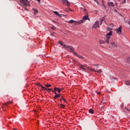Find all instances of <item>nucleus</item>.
Masks as SVG:
<instances>
[{"label":"nucleus","instance_id":"obj_25","mask_svg":"<svg viewBox=\"0 0 130 130\" xmlns=\"http://www.w3.org/2000/svg\"><path fill=\"white\" fill-rule=\"evenodd\" d=\"M76 56H77V57H79V58H83V56H81L80 55L78 54L76 55Z\"/></svg>","mask_w":130,"mask_h":130},{"label":"nucleus","instance_id":"obj_21","mask_svg":"<svg viewBox=\"0 0 130 130\" xmlns=\"http://www.w3.org/2000/svg\"><path fill=\"white\" fill-rule=\"evenodd\" d=\"M59 44H60V45L63 46V45H66L63 44V43H62V42L61 41H59Z\"/></svg>","mask_w":130,"mask_h":130},{"label":"nucleus","instance_id":"obj_32","mask_svg":"<svg viewBox=\"0 0 130 130\" xmlns=\"http://www.w3.org/2000/svg\"><path fill=\"white\" fill-rule=\"evenodd\" d=\"M44 89L45 91L47 90H47H48V89H47V88H46V87H45Z\"/></svg>","mask_w":130,"mask_h":130},{"label":"nucleus","instance_id":"obj_28","mask_svg":"<svg viewBox=\"0 0 130 130\" xmlns=\"http://www.w3.org/2000/svg\"><path fill=\"white\" fill-rule=\"evenodd\" d=\"M121 1H122V4H125V3H126V1L125 0H121Z\"/></svg>","mask_w":130,"mask_h":130},{"label":"nucleus","instance_id":"obj_1","mask_svg":"<svg viewBox=\"0 0 130 130\" xmlns=\"http://www.w3.org/2000/svg\"><path fill=\"white\" fill-rule=\"evenodd\" d=\"M113 33V31L112 30H110V32L106 35V42L107 44H109V39H110V37L112 36Z\"/></svg>","mask_w":130,"mask_h":130},{"label":"nucleus","instance_id":"obj_2","mask_svg":"<svg viewBox=\"0 0 130 130\" xmlns=\"http://www.w3.org/2000/svg\"><path fill=\"white\" fill-rule=\"evenodd\" d=\"M84 21L83 20H79L78 21H75L73 19L67 22L69 24H73L74 23V25H79V24H82Z\"/></svg>","mask_w":130,"mask_h":130},{"label":"nucleus","instance_id":"obj_22","mask_svg":"<svg viewBox=\"0 0 130 130\" xmlns=\"http://www.w3.org/2000/svg\"><path fill=\"white\" fill-rule=\"evenodd\" d=\"M126 85H128V86H130V81H126Z\"/></svg>","mask_w":130,"mask_h":130},{"label":"nucleus","instance_id":"obj_24","mask_svg":"<svg viewBox=\"0 0 130 130\" xmlns=\"http://www.w3.org/2000/svg\"><path fill=\"white\" fill-rule=\"evenodd\" d=\"M50 91H53V89L52 88H48L47 89V92H50Z\"/></svg>","mask_w":130,"mask_h":130},{"label":"nucleus","instance_id":"obj_11","mask_svg":"<svg viewBox=\"0 0 130 130\" xmlns=\"http://www.w3.org/2000/svg\"><path fill=\"white\" fill-rule=\"evenodd\" d=\"M83 20L84 21H85V20H88V21H90V19L89 18V15H86V16H83Z\"/></svg>","mask_w":130,"mask_h":130},{"label":"nucleus","instance_id":"obj_34","mask_svg":"<svg viewBox=\"0 0 130 130\" xmlns=\"http://www.w3.org/2000/svg\"><path fill=\"white\" fill-rule=\"evenodd\" d=\"M23 8H24L26 11H28L27 8H25V7H23Z\"/></svg>","mask_w":130,"mask_h":130},{"label":"nucleus","instance_id":"obj_7","mask_svg":"<svg viewBox=\"0 0 130 130\" xmlns=\"http://www.w3.org/2000/svg\"><path fill=\"white\" fill-rule=\"evenodd\" d=\"M122 29V26L121 25L120 27L116 29V34L120 35L121 34V29Z\"/></svg>","mask_w":130,"mask_h":130},{"label":"nucleus","instance_id":"obj_20","mask_svg":"<svg viewBox=\"0 0 130 130\" xmlns=\"http://www.w3.org/2000/svg\"><path fill=\"white\" fill-rule=\"evenodd\" d=\"M105 42H106V41H104L103 40L100 41V44H104V43H105Z\"/></svg>","mask_w":130,"mask_h":130},{"label":"nucleus","instance_id":"obj_4","mask_svg":"<svg viewBox=\"0 0 130 130\" xmlns=\"http://www.w3.org/2000/svg\"><path fill=\"white\" fill-rule=\"evenodd\" d=\"M19 2L25 7H27V6L30 7V5H29V1H28V0H19Z\"/></svg>","mask_w":130,"mask_h":130},{"label":"nucleus","instance_id":"obj_18","mask_svg":"<svg viewBox=\"0 0 130 130\" xmlns=\"http://www.w3.org/2000/svg\"><path fill=\"white\" fill-rule=\"evenodd\" d=\"M89 112L91 114H93V113H94V111L93 110V109H90L89 110Z\"/></svg>","mask_w":130,"mask_h":130},{"label":"nucleus","instance_id":"obj_10","mask_svg":"<svg viewBox=\"0 0 130 130\" xmlns=\"http://www.w3.org/2000/svg\"><path fill=\"white\" fill-rule=\"evenodd\" d=\"M111 44L112 46H113V47H114V48L117 47V45L116 44L115 42L112 41L111 43Z\"/></svg>","mask_w":130,"mask_h":130},{"label":"nucleus","instance_id":"obj_19","mask_svg":"<svg viewBox=\"0 0 130 130\" xmlns=\"http://www.w3.org/2000/svg\"><path fill=\"white\" fill-rule=\"evenodd\" d=\"M53 13L55 14V15H56V16H60V14H59V13H58V12L57 11H54Z\"/></svg>","mask_w":130,"mask_h":130},{"label":"nucleus","instance_id":"obj_43","mask_svg":"<svg viewBox=\"0 0 130 130\" xmlns=\"http://www.w3.org/2000/svg\"><path fill=\"white\" fill-rule=\"evenodd\" d=\"M60 90L61 91V90H62V88H60Z\"/></svg>","mask_w":130,"mask_h":130},{"label":"nucleus","instance_id":"obj_37","mask_svg":"<svg viewBox=\"0 0 130 130\" xmlns=\"http://www.w3.org/2000/svg\"><path fill=\"white\" fill-rule=\"evenodd\" d=\"M94 66H96V69H98V65L94 64Z\"/></svg>","mask_w":130,"mask_h":130},{"label":"nucleus","instance_id":"obj_40","mask_svg":"<svg viewBox=\"0 0 130 130\" xmlns=\"http://www.w3.org/2000/svg\"><path fill=\"white\" fill-rule=\"evenodd\" d=\"M42 88H43V89H44V88H45L44 86H42Z\"/></svg>","mask_w":130,"mask_h":130},{"label":"nucleus","instance_id":"obj_45","mask_svg":"<svg viewBox=\"0 0 130 130\" xmlns=\"http://www.w3.org/2000/svg\"><path fill=\"white\" fill-rule=\"evenodd\" d=\"M40 86L42 87L43 86L42 85H40Z\"/></svg>","mask_w":130,"mask_h":130},{"label":"nucleus","instance_id":"obj_12","mask_svg":"<svg viewBox=\"0 0 130 130\" xmlns=\"http://www.w3.org/2000/svg\"><path fill=\"white\" fill-rule=\"evenodd\" d=\"M108 5L109 7H114V3L112 2H108Z\"/></svg>","mask_w":130,"mask_h":130},{"label":"nucleus","instance_id":"obj_15","mask_svg":"<svg viewBox=\"0 0 130 130\" xmlns=\"http://www.w3.org/2000/svg\"><path fill=\"white\" fill-rule=\"evenodd\" d=\"M105 19V18L104 17L103 18H101L100 19V25H102V23H103V21H104V20Z\"/></svg>","mask_w":130,"mask_h":130},{"label":"nucleus","instance_id":"obj_38","mask_svg":"<svg viewBox=\"0 0 130 130\" xmlns=\"http://www.w3.org/2000/svg\"><path fill=\"white\" fill-rule=\"evenodd\" d=\"M96 3L98 4V5H99V2L98 1H96Z\"/></svg>","mask_w":130,"mask_h":130},{"label":"nucleus","instance_id":"obj_33","mask_svg":"<svg viewBox=\"0 0 130 130\" xmlns=\"http://www.w3.org/2000/svg\"><path fill=\"white\" fill-rule=\"evenodd\" d=\"M61 16H64V15L63 14H60V16H58V17H61Z\"/></svg>","mask_w":130,"mask_h":130},{"label":"nucleus","instance_id":"obj_47","mask_svg":"<svg viewBox=\"0 0 130 130\" xmlns=\"http://www.w3.org/2000/svg\"><path fill=\"white\" fill-rule=\"evenodd\" d=\"M94 2H97V0H94Z\"/></svg>","mask_w":130,"mask_h":130},{"label":"nucleus","instance_id":"obj_17","mask_svg":"<svg viewBox=\"0 0 130 130\" xmlns=\"http://www.w3.org/2000/svg\"><path fill=\"white\" fill-rule=\"evenodd\" d=\"M102 6L104 8V9H107V7L106 6H105V4H104V3H102Z\"/></svg>","mask_w":130,"mask_h":130},{"label":"nucleus","instance_id":"obj_48","mask_svg":"<svg viewBox=\"0 0 130 130\" xmlns=\"http://www.w3.org/2000/svg\"><path fill=\"white\" fill-rule=\"evenodd\" d=\"M51 35H53L52 34H51Z\"/></svg>","mask_w":130,"mask_h":130},{"label":"nucleus","instance_id":"obj_35","mask_svg":"<svg viewBox=\"0 0 130 130\" xmlns=\"http://www.w3.org/2000/svg\"><path fill=\"white\" fill-rule=\"evenodd\" d=\"M62 99H63V98L61 97V98L60 99V101H62Z\"/></svg>","mask_w":130,"mask_h":130},{"label":"nucleus","instance_id":"obj_9","mask_svg":"<svg viewBox=\"0 0 130 130\" xmlns=\"http://www.w3.org/2000/svg\"><path fill=\"white\" fill-rule=\"evenodd\" d=\"M79 68H80V69H82V70H85V68H86L87 69V68H89V67H87V66L86 65H83L81 64H80L79 65H78Z\"/></svg>","mask_w":130,"mask_h":130},{"label":"nucleus","instance_id":"obj_13","mask_svg":"<svg viewBox=\"0 0 130 130\" xmlns=\"http://www.w3.org/2000/svg\"><path fill=\"white\" fill-rule=\"evenodd\" d=\"M32 11L34 12V15H36V14H38V10L35 8H32Z\"/></svg>","mask_w":130,"mask_h":130},{"label":"nucleus","instance_id":"obj_29","mask_svg":"<svg viewBox=\"0 0 130 130\" xmlns=\"http://www.w3.org/2000/svg\"><path fill=\"white\" fill-rule=\"evenodd\" d=\"M51 28L52 30H55V27H51Z\"/></svg>","mask_w":130,"mask_h":130},{"label":"nucleus","instance_id":"obj_41","mask_svg":"<svg viewBox=\"0 0 130 130\" xmlns=\"http://www.w3.org/2000/svg\"><path fill=\"white\" fill-rule=\"evenodd\" d=\"M63 101H64V102H66V99H63Z\"/></svg>","mask_w":130,"mask_h":130},{"label":"nucleus","instance_id":"obj_27","mask_svg":"<svg viewBox=\"0 0 130 130\" xmlns=\"http://www.w3.org/2000/svg\"><path fill=\"white\" fill-rule=\"evenodd\" d=\"M73 53H74V54H75V55L77 56V55H78V54H77V53L76 52H75V50H74L73 52H72Z\"/></svg>","mask_w":130,"mask_h":130},{"label":"nucleus","instance_id":"obj_16","mask_svg":"<svg viewBox=\"0 0 130 130\" xmlns=\"http://www.w3.org/2000/svg\"><path fill=\"white\" fill-rule=\"evenodd\" d=\"M58 97H60V94H56L54 96V99H56V98H58Z\"/></svg>","mask_w":130,"mask_h":130},{"label":"nucleus","instance_id":"obj_14","mask_svg":"<svg viewBox=\"0 0 130 130\" xmlns=\"http://www.w3.org/2000/svg\"><path fill=\"white\" fill-rule=\"evenodd\" d=\"M54 91H57L58 92V93H60V88H58V87H54Z\"/></svg>","mask_w":130,"mask_h":130},{"label":"nucleus","instance_id":"obj_5","mask_svg":"<svg viewBox=\"0 0 130 130\" xmlns=\"http://www.w3.org/2000/svg\"><path fill=\"white\" fill-rule=\"evenodd\" d=\"M87 70H90L91 72H94V73H98L99 74H101L102 73V70L100 69L99 70H97L95 69L90 68V67H87Z\"/></svg>","mask_w":130,"mask_h":130},{"label":"nucleus","instance_id":"obj_36","mask_svg":"<svg viewBox=\"0 0 130 130\" xmlns=\"http://www.w3.org/2000/svg\"><path fill=\"white\" fill-rule=\"evenodd\" d=\"M53 93H55V94L56 95V94H57V93H56V92H55L54 90H53Z\"/></svg>","mask_w":130,"mask_h":130},{"label":"nucleus","instance_id":"obj_30","mask_svg":"<svg viewBox=\"0 0 130 130\" xmlns=\"http://www.w3.org/2000/svg\"><path fill=\"white\" fill-rule=\"evenodd\" d=\"M95 92H96V94H98V95H100V92H98V91H96Z\"/></svg>","mask_w":130,"mask_h":130},{"label":"nucleus","instance_id":"obj_42","mask_svg":"<svg viewBox=\"0 0 130 130\" xmlns=\"http://www.w3.org/2000/svg\"><path fill=\"white\" fill-rule=\"evenodd\" d=\"M115 12L116 13H117V10H115Z\"/></svg>","mask_w":130,"mask_h":130},{"label":"nucleus","instance_id":"obj_26","mask_svg":"<svg viewBox=\"0 0 130 130\" xmlns=\"http://www.w3.org/2000/svg\"><path fill=\"white\" fill-rule=\"evenodd\" d=\"M60 107H61L62 108H64V105H62V104H60Z\"/></svg>","mask_w":130,"mask_h":130},{"label":"nucleus","instance_id":"obj_31","mask_svg":"<svg viewBox=\"0 0 130 130\" xmlns=\"http://www.w3.org/2000/svg\"><path fill=\"white\" fill-rule=\"evenodd\" d=\"M69 10L71 11V12H74V11L71 10V8H69Z\"/></svg>","mask_w":130,"mask_h":130},{"label":"nucleus","instance_id":"obj_6","mask_svg":"<svg viewBox=\"0 0 130 130\" xmlns=\"http://www.w3.org/2000/svg\"><path fill=\"white\" fill-rule=\"evenodd\" d=\"M62 3L63 5H65L67 7H70L71 6V3L68 0H62Z\"/></svg>","mask_w":130,"mask_h":130},{"label":"nucleus","instance_id":"obj_46","mask_svg":"<svg viewBox=\"0 0 130 130\" xmlns=\"http://www.w3.org/2000/svg\"><path fill=\"white\" fill-rule=\"evenodd\" d=\"M13 130H17V129H16V128H14V129Z\"/></svg>","mask_w":130,"mask_h":130},{"label":"nucleus","instance_id":"obj_23","mask_svg":"<svg viewBox=\"0 0 130 130\" xmlns=\"http://www.w3.org/2000/svg\"><path fill=\"white\" fill-rule=\"evenodd\" d=\"M45 86L47 87V88H49V87H51V85L50 84L45 85Z\"/></svg>","mask_w":130,"mask_h":130},{"label":"nucleus","instance_id":"obj_39","mask_svg":"<svg viewBox=\"0 0 130 130\" xmlns=\"http://www.w3.org/2000/svg\"><path fill=\"white\" fill-rule=\"evenodd\" d=\"M37 1L38 2V3H40V0H37Z\"/></svg>","mask_w":130,"mask_h":130},{"label":"nucleus","instance_id":"obj_3","mask_svg":"<svg viewBox=\"0 0 130 130\" xmlns=\"http://www.w3.org/2000/svg\"><path fill=\"white\" fill-rule=\"evenodd\" d=\"M63 47L64 48H65V49H67V50H68L70 52H74V50H75L74 47H71L70 46L63 45Z\"/></svg>","mask_w":130,"mask_h":130},{"label":"nucleus","instance_id":"obj_8","mask_svg":"<svg viewBox=\"0 0 130 130\" xmlns=\"http://www.w3.org/2000/svg\"><path fill=\"white\" fill-rule=\"evenodd\" d=\"M100 26L99 25V21H95L92 26V28H100Z\"/></svg>","mask_w":130,"mask_h":130},{"label":"nucleus","instance_id":"obj_44","mask_svg":"<svg viewBox=\"0 0 130 130\" xmlns=\"http://www.w3.org/2000/svg\"><path fill=\"white\" fill-rule=\"evenodd\" d=\"M128 24L129 25H130V21H128Z\"/></svg>","mask_w":130,"mask_h":130}]
</instances>
